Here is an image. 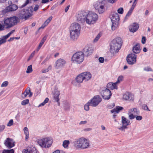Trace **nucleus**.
I'll return each mask as SVG.
<instances>
[{"label":"nucleus","instance_id":"obj_10","mask_svg":"<svg viewBox=\"0 0 153 153\" xmlns=\"http://www.w3.org/2000/svg\"><path fill=\"white\" fill-rule=\"evenodd\" d=\"M84 55L82 52H78L74 54L72 61L74 63L80 64L84 60Z\"/></svg>","mask_w":153,"mask_h":153},{"label":"nucleus","instance_id":"obj_18","mask_svg":"<svg viewBox=\"0 0 153 153\" xmlns=\"http://www.w3.org/2000/svg\"><path fill=\"white\" fill-rule=\"evenodd\" d=\"M8 3L10 5L6 8L5 9L6 12L13 11L16 10L18 9V7L16 4H12V2L11 1H9Z\"/></svg>","mask_w":153,"mask_h":153},{"label":"nucleus","instance_id":"obj_45","mask_svg":"<svg viewBox=\"0 0 153 153\" xmlns=\"http://www.w3.org/2000/svg\"><path fill=\"white\" fill-rule=\"evenodd\" d=\"M5 128V126L4 125H0V133L3 131Z\"/></svg>","mask_w":153,"mask_h":153},{"label":"nucleus","instance_id":"obj_1","mask_svg":"<svg viewBox=\"0 0 153 153\" xmlns=\"http://www.w3.org/2000/svg\"><path fill=\"white\" fill-rule=\"evenodd\" d=\"M74 146L76 149H87L90 146L89 140L84 137H81L75 140L73 142Z\"/></svg>","mask_w":153,"mask_h":153},{"label":"nucleus","instance_id":"obj_56","mask_svg":"<svg viewBox=\"0 0 153 153\" xmlns=\"http://www.w3.org/2000/svg\"><path fill=\"white\" fill-rule=\"evenodd\" d=\"M35 51H33L29 56L30 57V58H31L32 59L34 56V55L35 54Z\"/></svg>","mask_w":153,"mask_h":153},{"label":"nucleus","instance_id":"obj_47","mask_svg":"<svg viewBox=\"0 0 153 153\" xmlns=\"http://www.w3.org/2000/svg\"><path fill=\"white\" fill-rule=\"evenodd\" d=\"M13 124V120L12 119L10 120H9L8 123L7 124V126H12Z\"/></svg>","mask_w":153,"mask_h":153},{"label":"nucleus","instance_id":"obj_6","mask_svg":"<svg viewBox=\"0 0 153 153\" xmlns=\"http://www.w3.org/2000/svg\"><path fill=\"white\" fill-rule=\"evenodd\" d=\"M106 2L105 0H100L94 3V7L99 13L102 14L105 11Z\"/></svg>","mask_w":153,"mask_h":153},{"label":"nucleus","instance_id":"obj_24","mask_svg":"<svg viewBox=\"0 0 153 153\" xmlns=\"http://www.w3.org/2000/svg\"><path fill=\"white\" fill-rule=\"evenodd\" d=\"M117 84L116 82L112 83L110 82L107 84L106 87L107 89H110L111 90H113L114 89H117Z\"/></svg>","mask_w":153,"mask_h":153},{"label":"nucleus","instance_id":"obj_2","mask_svg":"<svg viewBox=\"0 0 153 153\" xmlns=\"http://www.w3.org/2000/svg\"><path fill=\"white\" fill-rule=\"evenodd\" d=\"M70 37L72 41H76L78 38L80 33L81 26L77 22L72 23L70 27Z\"/></svg>","mask_w":153,"mask_h":153},{"label":"nucleus","instance_id":"obj_55","mask_svg":"<svg viewBox=\"0 0 153 153\" xmlns=\"http://www.w3.org/2000/svg\"><path fill=\"white\" fill-rule=\"evenodd\" d=\"M39 6L38 5H36L35 6L34 8V10L35 11H36L39 9Z\"/></svg>","mask_w":153,"mask_h":153},{"label":"nucleus","instance_id":"obj_32","mask_svg":"<svg viewBox=\"0 0 153 153\" xmlns=\"http://www.w3.org/2000/svg\"><path fill=\"white\" fill-rule=\"evenodd\" d=\"M90 105V103L89 101L85 104L84 106V109L86 111H88L89 110V106Z\"/></svg>","mask_w":153,"mask_h":153},{"label":"nucleus","instance_id":"obj_33","mask_svg":"<svg viewBox=\"0 0 153 153\" xmlns=\"http://www.w3.org/2000/svg\"><path fill=\"white\" fill-rule=\"evenodd\" d=\"M49 99L48 98H46L44 101L42 103H40L39 105L38 106V107H40L42 106H44L45 104L47 103Z\"/></svg>","mask_w":153,"mask_h":153},{"label":"nucleus","instance_id":"obj_58","mask_svg":"<svg viewBox=\"0 0 153 153\" xmlns=\"http://www.w3.org/2000/svg\"><path fill=\"white\" fill-rule=\"evenodd\" d=\"M4 27H5L4 26V24H3V25L0 24V30H4Z\"/></svg>","mask_w":153,"mask_h":153},{"label":"nucleus","instance_id":"obj_17","mask_svg":"<svg viewBox=\"0 0 153 153\" xmlns=\"http://www.w3.org/2000/svg\"><path fill=\"white\" fill-rule=\"evenodd\" d=\"M66 62L63 59H59L56 61L54 67L56 69H59L62 68L65 64Z\"/></svg>","mask_w":153,"mask_h":153},{"label":"nucleus","instance_id":"obj_3","mask_svg":"<svg viewBox=\"0 0 153 153\" xmlns=\"http://www.w3.org/2000/svg\"><path fill=\"white\" fill-rule=\"evenodd\" d=\"M122 43L120 37H117L114 39L111 43L110 50L114 53L118 52L121 48Z\"/></svg>","mask_w":153,"mask_h":153},{"label":"nucleus","instance_id":"obj_59","mask_svg":"<svg viewBox=\"0 0 153 153\" xmlns=\"http://www.w3.org/2000/svg\"><path fill=\"white\" fill-rule=\"evenodd\" d=\"M117 1V0H107L108 2L111 3H113Z\"/></svg>","mask_w":153,"mask_h":153},{"label":"nucleus","instance_id":"obj_26","mask_svg":"<svg viewBox=\"0 0 153 153\" xmlns=\"http://www.w3.org/2000/svg\"><path fill=\"white\" fill-rule=\"evenodd\" d=\"M133 51L135 53H140L141 49L139 44L137 43L133 48Z\"/></svg>","mask_w":153,"mask_h":153},{"label":"nucleus","instance_id":"obj_23","mask_svg":"<svg viewBox=\"0 0 153 153\" xmlns=\"http://www.w3.org/2000/svg\"><path fill=\"white\" fill-rule=\"evenodd\" d=\"M22 153H37L36 148L33 146L28 148L27 149L23 150Z\"/></svg>","mask_w":153,"mask_h":153},{"label":"nucleus","instance_id":"obj_14","mask_svg":"<svg viewBox=\"0 0 153 153\" xmlns=\"http://www.w3.org/2000/svg\"><path fill=\"white\" fill-rule=\"evenodd\" d=\"M137 55L134 53L129 54L127 56L126 60L128 63L130 65L135 64L136 61Z\"/></svg>","mask_w":153,"mask_h":153},{"label":"nucleus","instance_id":"obj_5","mask_svg":"<svg viewBox=\"0 0 153 153\" xmlns=\"http://www.w3.org/2000/svg\"><path fill=\"white\" fill-rule=\"evenodd\" d=\"M18 19L15 16L5 18L4 20V26L7 29L11 28L17 24Z\"/></svg>","mask_w":153,"mask_h":153},{"label":"nucleus","instance_id":"obj_38","mask_svg":"<svg viewBox=\"0 0 153 153\" xmlns=\"http://www.w3.org/2000/svg\"><path fill=\"white\" fill-rule=\"evenodd\" d=\"M52 17H50L44 23V25H45V26H47L48 24L50 22L51 20H52Z\"/></svg>","mask_w":153,"mask_h":153},{"label":"nucleus","instance_id":"obj_9","mask_svg":"<svg viewBox=\"0 0 153 153\" xmlns=\"http://www.w3.org/2000/svg\"><path fill=\"white\" fill-rule=\"evenodd\" d=\"M110 17L112 23L111 29L114 30L118 27L120 19L119 16L116 12H113L111 13Z\"/></svg>","mask_w":153,"mask_h":153},{"label":"nucleus","instance_id":"obj_31","mask_svg":"<svg viewBox=\"0 0 153 153\" xmlns=\"http://www.w3.org/2000/svg\"><path fill=\"white\" fill-rule=\"evenodd\" d=\"M23 130L26 136L25 140H27L29 137L28 129L27 127H25L24 128Z\"/></svg>","mask_w":153,"mask_h":153},{"label":"nucleus","instance_id":"obj_27","mask_svg":"<svg viewBox=\"0 0 153 153\" xmlns=\"http://www.w3.org/2000/svg\"><path fill=\"white\" fill-rule=\"evenodd\" d=\"M60 93L59 91L56 89L54 90L53 93V97L56 102H58L59 100V98Z\"/></svg>","mask_w":153,"mask_h":153},{"label":"nucleus","instance_id":"obj_44","mask_svg":"<svg viewBox=\"0 0 153 153\" xmlns=\"http://www.w3.org/2000/svg\"><path fill=\"white\" fill-rule=\"evenodd\" d=\"M117 12L120 14H122L123 13V7H120L118 9Z\"/></svg>","mask_w":153,"mask_h":153},{"label":"nucleus","instance_id":"obj_8","mask_svg":"<svg viewBox=\"0 0 153 153\" xmlns=\"http://www.w3.org/2000/svg\"><path fill=\"white\" fill-rule=\"evenodd\" d=\"M140 114L139 110L136 108H134L129 110L128 112V117L130 120L133 119L135 118L137 120L140 121L142 119V117L138 115Z\"/></svg>","mask_w":153,"mask_h":153},{"label":"nucleus","instance_id":"obj_51","mask_svg":"<svg viewBox=\"0 0 153 153\" xmlns=\"http://www.w3.org/2000/svg\"><path fill=\"white\" fill-rule=\"evenodd\" d=\"M143 108L145 110H149L147 105H144L143 106Z\"/></svg>","mask_w":153,"mask_h":153},{"label":"nucleus","instance_id":"obj_53","mask_svg":"<svg viewBox=\"0 0 153 153\" xmlns=\"http://www.w3.org/2000/svg\"><path fill=\"white\" fill-rule=\"evenodd\" d=\"M49 0H42L41 3L42 4L47 3L49 2Z\"/></svg>","mask_w":153,"mask_h":153},{"label":"nucleus","instance_id":"obj_41","mask_svg":"<svg viewBox=\"0 0 153 153\" xmlns=\"http://www.w3.org/2000/svg\"><path fill=\"white\" fill-rule=\"evenodd\" d=\"M101 36V34L100 33H99L97 34L95 39H94V41L95 42L97 41L100 38Z\"/></svg>","mask_w":153,"mask_h":153},{"label":"nucleus","instance_id":"obj_42","mask_svg":"<svg viewBox=\"0 0 153 153\" xmlns=\"http://www.w3.org/2000/svg\"><path fill=\"white\" fill-rule=\"evenodd\" d=\"M123 76H120L118 78L117 81L116 82V83L117 84L118 83H120V82L122 81L123 79Z\"/></svg>","mask_w":153,"mask_h":153},{"label":"nucleus","instance_id":"obj_40","mask_svg":"<svg viewBox=\"0 0 153 153\" xmlns=\"http://www.w3.org/2000/svg\"><path fill=\"white\" fill-rule=\"evenodd\" d=\"M132 12V11L130 10L128 11L125 18V20H126L128 19V17L131 15Z\"/></svg>","mask_w":153,"mask_h":153},{"label":"nucleus","instance_id":"obj_13","mask_svg":"<svg viewBox=\"0 0 153 153\" xmlns=\"http://www.w3.org/2000/svg\"><path fill=\"white\" fill-rule=\"evenodd\" d=\"M87 13L84 11L81 12L76 15L77 21L81 23H83L85 22Z\"/></svg>","mask_w":153,"mask_h":153},{"label":"nucleus","instance_id":"obj_37","mask_svg":"<svg viewBox=\"0 0 153 153\" xmlns=\"http://www.w3.org/2000/svg\"><path fill=\"white\" fill-rule=\"evenodd\" d=\"M2 153H14V151L13 149L10 150H4Z\"/></svg>","mask_w":153,"mask_h":153},{"label":"nucleus","instance_id":"obj_11","mask_svg":"<svg viewBox=\"0 0 153 153\" xmlns=\"http://www.w3.org/2000/svg\"><path fill=\"white\" fill-rule=\"evenodd\" d=\"M30 9L28 8L27 9H24L22 10L19 14V17L22 19H25L26 20L27 18L32 16V14L29 12V9Z\"/></svg>","mask_w":153,"mask_h":153},{"label":"nucleus","instance_id":"obj_50","mask_svg":"<svg viewBox=\"0 0 153 153\" xmlns=\"http://www.w3.org/2000/svg\"><path fill=\"white\" fill-rule=\"evenodd\" d=\"M146 38L145 37H143L142 39L141 42L142 44H144L146 43Z\"/></svg>","mask_w":153,"mask_h":153},{"label":"nucleus","instance_id":"obj_60","mask_svg":"<svg viewBox=\"0 0 153 153\" xmlns=\"http://www.w3.org/2000/svg\"><path fill=\"white\" fill-rule=\"evenodd\" d=\"M41 71L42 73H45L48 72L47 68L43 69Z\"/></svg>","mask_w":153,"mask_h":153},{"label":"nucleus","instance_id":"obj_29","mask_svg":"<svg viewBox=\"0 0 153 153\" xmlns=\"http://www.w3.org/2000/svg\"><path fill=\"white\" fill-rule=\"evenodd\" d=\"M123 109V107L119 106H117L116 107L114 108L113 110L111 111V112L112 113H118L120 111H121Z\"/></svg>","mask_w":153,"mask_h":153},{"label":"nucleus","instance_id":"obj_25","mask_svg":"<svg viewBox=\"0 0 153 153\" xmlns=\"http://www.w3.org/2000/svg\"><path fill=\"white\" fill-rule=\"evenodd\" d=\"M85 81L89 80L91 77V74L89 72H85L82 73Z\"/></svg>","mask_w":153,"mask_h":153},{"label":"nucleus","instance_id":"obj_64","mask_svg":"<svg viewBox=\"0 0 153 153\" xmlns=\"http://www.w3.org/2000/svg\"><path fill=\"white\" fill-rule=\"evenodd\" d=\"M70 7V5H68L67 6V7L65 8V12H67L68 11L69 7Z\"/></svg>","mask_w":153,"mask_h":153},{"label":"nucleus","instance_id":"obj_35","mask_svg":"<svg viewBox=\"0 0 153 153\" xmlns=\"http://www.w3.org/2000/svg\"><path fill=\"white\" fill-rule=\"evenodd\" d=\"M69 144V141L68 140H65L63 142V146L64 148H66L67 147Z\"/></svg>","mask_w":153,"mask_h":153},{"label":"nucleus","instance_id":"obj_22","mask_svg":"<svg viewBox=\"0 0 153 153\" xmlns=\"http://www.w3.org/2000/svg\"><path fill=\"white\" fill-rule=\"evenodd\" d=\"M27 95H29V97H31L32 95V93L30 91V88H27L24 93L22 94V97L23 98H25Z\"/></svg>","mask_w":153,"mask_h":153},{"label":"nucleus","instance_id":"obj_30","mask_svg":"<svg viewBox=\"0 0 153 153\" xmlns=\"http://www.w3.org/2000/svg\"><path fill=\"white\" fill-rule=\"evenodd\" d=\"M76 81L79 83H81L83 81H84L83 77L82 74H79L76 78Z\"/></svg>","mask_w":153,"mask_h":153},{"label":"nucleus","instance_id":"obj_52","mask_svg":"<svg viewBox=\"0 0 153 153\" xmlns=\"http://www.w3.org/2000/svg\"><path fill=\"white\" fill-rule=\"evenodd\" d=\"M98 60H99V62L100 63H103L104 62V59L103 57H100L99 58Z\"/></svg>","mask_w":153,"mask_h":153},{"label":"nucleus","instance_id":"obj_36","mask_svg":"<svg viewBox=\"0 0 153 153\" xmlns=\"http://www.w3.org/2000/svg\"><path fill=\"white\" fill-rule=\"evenodd\" d=\"M33 69L32 68V65H30L28 67L26 71V73L28 74L30 73H31Z\"/></svg>","mask_w":153,"mask_h":153},{"label":"nucleus","instance_id":"obj_7","mask_svg":"<svg viewBox=\"0 0 153 153\" xmlns=\"http://www.w3.org/2000/svg\"><path fill=\"white\" fill-rule=\"evenodd\" d=\"M37 142L42 147L48 148L51 146L53 140L51 138L47 137L38 139Z\"/></svg>","mask_w":153,"mask_h":153},{"label":"nucleus","instance_id":"obj_54","mask_svg":"<svg viewBox=\"0 0 153 153\" xmlns=\"http://www.w3.org/2000/svg\"><path fill=\"white\" fill-rule=\"evenodd\" d=\"M49 57H47L42 62L41 64L42 65L45 62L47 61L48 60H49Z\"/></svg>","mask_w":153,"mask_h":153},{"label":"nucleus","instance_id":"obj_34","mask_svg":"<svg viewBox=\"0 0 153 153\" xmlns=\"http://www.w3.org/2000/svg\"><path fill=\"white\" fill-rule=\"evenodd\" d=\"M7 39L3 36L2 38H0V45L5 43Z\"/></svg>","mask_w":153,"mask_h":153},{"label":"nucleus","instance_id":"obj_20","mask_svg":"<svg viewBox=\"0 0 153 153\" xmlns=\"http://www.w3.org/2000/svg\"><path fill=\"white\" fill-rule=\"evenodd\" d=\"M139 27V24L136 23H133L129 26V30L131 32L134 33L136 32Z\"/></svg>","mask_w":153,"mask_h":153},{"label":"nucleus","instance_id":"obj_28","mask_svg":"<svg viewBox=\"0 0 153 153\" xmlns=\"http://www.w3.org/2000/svg\"><path fill=\"white\" fill-rule=\"evenodd\" d=\"M83 51L85 54L88 56L92 53V50L90 48L85 47Z\"/></svg>","mask_w":153,"mask_h":153},{"label":"nucleus","instance_id":"obj_63","mask_svg":"<svg viewBox=\"0 0 153 153\" xmlns=\"http://www.w3.org/2000/svg\"><path fill=\"white\" fill-rule=\"evenodd\" d=\"M47 69L48 71L49 70H51L52 69V67L51 65H50Z\"/></svg>","mask_w":153,"mask_h":153},{"label":"nucleus","instance_id":"obj_4","mask_svg":"<svg viewBox=\"0 0 153 153\" xmlns=\"http://www.w3.org/2000/svg\"><path fill=\"white\" fill-rule=\"evenodd\" d=\"M98 18V15L94 12L89 11L87 13L85 22L89 25H92L95 23Z\"/></svg>","mask_w":153,"mask_h":153},{"label":"nucleus","instance_id":"obj_43","mask_svg":"<svg viewBox=\"0 0 153 153\" xmlns=\"http://www.w3.org/2000/svg\"><path fill=\"white\" fill-rule=\"evenodd\" d=\"M15 31V30H13L11 31L9 33H8L7 35L4 36V37H5L7 39L8 38L10 35Z\"/></svg>","mask_w":153,"mask_h":153},{"label":"nucleus","instance_id":"obj_62","mask_svg":"<svg viewBox=\"0 0 153 153\" xmlns=\"http://www.w3.org/2000/svg\"><path fill=\"white\" fill-rule=\"evenodd\" d=\"M29 2L28 0H27L25 3L22 5V7H24L26 6L29 3Z\"/></svg>","mask_w":153,"mask_h":153},{"label":"nucleus","instance_id":"obj_15","mask_svg":"<svg viewBox=\"0 0 153 153\" xmlns=\"http://www.w3.org/2000/svg\"><path fill=\"white\" fill-rule=\"evenodd\" d=\"M101 95L103 99L108 100L110 98L111 96V93L109 89L105 88L104 90L102 91Z\"/></svg>","mask_w":153,"mask_h":153},{"label":"nucleus","instance_id":"obj_48","mask_svg":"<svg viewBox=\"0 0 153 153\" xmlns=\"http://www.w3.org/2000/svg\"><path fill=\"white\" fill-rule=\"evenodd\" d=\"M87 123V121L86 120L81 121L79 123L80 125H84Z\"/></svg>","mask_w":153,"mask_h":153},{"label":"nucleus","instance_id":"obj_46","mask_svg":"<svg viewBox=\"0 0 153 153\" xmlns=\"http://www.w3.org/2000/svg\"><path fill=\"white\" fill-rule=\"evenodd\" d=\"M8 84V82L7 81H5L1 85V87H6L7 86Z\"/></svg>","mask_w":153,"mask_h":153},{"label":"nucleus","instance_id":"obj_39","mask_svg":"<svg viewBox=\"0 0 153 153\" xmlns=\"http://www.w3.org/2000/svg\"><path fill=\"white\" fill-rule=\"evenodd\" d=\"M29 100L28 99H26L23 100L21 102V104L23 105H25L29 103Z\"/></svg>","mask_w":153,"mask_h":153},{"label":"nucleus","instance_id":"obj_19","mask_svg":"<svg viewBox=\"0 0 153 153\" xmlns=\"http://www.w3.org/2000/svg\"><path fill=\"white\" fill-rule=\"evenodd\" d=\"M4 144L8 148L10 149L14 147L15 145V142L11 138H7L5 140Z\"/></svg>","mask_w":153,"mask_h":153},{"label":"nucleus","instance_id":"obj_49","mask_svg":"<svg viewBox=\"0 0 153 153\" xmlns=\"http://www.w3.org/2000/svg\"><path fill=\"white\" fill-rule=\"evenodd\" d=\"M144 70L146 71H152V69L150 68L147 67L144 68Z\"/></svg>","mask_w":153,"mask_h":153},{"label":"nucleus","instance_id":"obj_16","mask_svg":"<svg viewBox=\"0 0 153 153\" xmlns=\"http://www.w3.org/2000/svg\"><path fill=\"white\" fill-rule=\"evenodd\" d=\"M122 126L118 127V129L122 131H124L125 129L127 128V126L129 125L130 121L123 116L122 117Z\"/></svg>","mask_w":153,"mask_h":153},{"label":"nucleus","instance_id":"obj_57","mask_svg":"<svg viewBox=\"0 0 153 153\" xmlns=\"http://www.w3.org/2000/svg\"><path fill=\"white\" fill-rule=\"evenodd\" d=\"M42 45H42L41 44L39 43L38 48L36 49V51H38L40 50V48H41Z\"/></svg>","mask_w":153,"mask_h":153},{"label":"nucleus","instance_id":"obj_12","mask_svg":"<svg viewBox=\"0 0 153 153\" xmlns=\"http://www.w3.org/2000/svg\"><path fill=\"white\" fill-rule=\"evenodd\" d=\"M102 101V98L99 95L94 96L89 101L90 103V105L92 107L97 106Z\"/></svg>","mask_w":153,"mask_h":153},{"label":"nucleus","instance_id":"obj_61","mask_svg":"<svg viewBox=\"0 0 153 153\" xmlns=\"http://www.w3.org/2000/svg\"><path fill=\"white\" fill-rule=\"evenodd\" d=\"M48 36V35H45L44 37L43 38V39H42V41H44V42H45V41L46 40V39Z\"/></svg>","mask_w":153,"mask_h":153},{"label":"nucleus","instance_id":"obj_21","mask_svg":"<svg viewBox=\"0 0 153 153\" xmlns=\"http://www.w3.org/2000/svg\"><path fill=\"white\" fill-rule=\"evenodd\" d=\"M123 99L125 100H133V97L131 93L126 92L123 95Z\"/></svg>","mask_w":153,"mask_h":153}]
</instances>
